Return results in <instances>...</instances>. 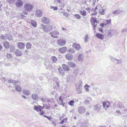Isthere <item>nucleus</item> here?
<instances>
[{
	"mask_svg": "<svg viewBox=\"0 0 127 127\" xmlns=\"http://www.w3.org/2000/svg\"><path fill=\"white\" fill-rule=\"evenodd\" d=\"M34 6L30 3H27L25 4L24 8L25 11H23V13L25 15L28 14V12H30L32 11L33 8Z\"/></svg>",
	"mask_w": 127,
	"mask_h": 127,
	"instance_id": "1",
	"label": "nucleus"
},
{
	"mask_svg": "<svg viewBox=\"0 0 127 127\" xmlns=\"http://www.w3.org/2000/svg\"><path fill=\"white\" fill-rule=\"evenodd\" d=\"M90 22L91 24L94 27L93 30H96L95 28L97 26V21L95 19V18L91 17L90 20Z\"/></svg>",
	"mask_w": 127,
	"mask_h": 127,
	"instance_id": "2",
	"label": "nucleus"
},
{
	"mask_svg": "<svg viewBox=\"0 0 127 127\" xmlns=\"http://www.w3.org/2000/svg\"><path fill=\"white\" fill-rule=\"evenodd\" d=\"M65 40L62 38H60L57 41V42L58 45L61 46H64L66 43Z\"/></svg>",
	"mask_w": 127,
	"mask_h": 127,
	"instance_id": "3",
	"label": "nucleus"
},
{
	"mask_svg": "<svg viewBox=\"0 0 127 127\" xmlns=\"http://www.w3.org/2000/svg\"><path fill=\"white\" fill-rule=\"evenodd\" d=\"M59 34V32L58 31L55 30L52 31L49 33V34L52 37L54 38H58Z\"/></svg>",
	"mask_w": 127,
	"mask_h": 127,
	"instance_id": "4",
	"label": "nucleus"
},
{
	"mask_svg": "<svg viewBox=\"0 0 127 127\" xmlns=\"http://www.w3.org/2000/svg\"><path fill=\"white\" fill-rule=\"evenodd\" d=\"M41 100L43 102H47L49 105L52 104V106H54V104L53 103V99H51L49 100L46 98L43 97L41 99Z\"/></svg>",
	"mask_w": 127,
	"mask_h": 127,
	"instance_id": "5",
	"label": "nucleus"
},
{
	"mask_svg": "<svg viewBox=\"0 0 127 127\" xmlns=\"http://www.w3.org/2000/svg\"><path fill=\"white\" fill-rule=\"evenodd\" d=\"M86 111L85 108L83 106H79L78 108V111L80 114H83Z\"/></svg>",
	"mask_w": 127,
	"mask_h": 127,
	"instance_id": "6",
	"label": "nucleus"
},
{
	"mask_svg": "<svg viewBox=\"0 0 127 127\" xmlns=\"http://www.w3.org/2000/svg\"><path fill=\"white\" fill-rule=\"evenodd\" d=\"M53 28L51 25H45V29H44V31L45 32H48L52 30Z\"/></svg>",
	"mask_w": 127,
	"mask_h": 127,
	"instance_id": "7",
	"label": "nucleus"
},
{
	"mask_svg": "<svg viewBox=\"0 0 127 127\" xmlns=\"http://www.w3.org/2000/svg\"><path fill=\"white\" fill-rule=\"evenodd\" d=\"M72 46L75 50H79L81 48V46L80 44L75 43H73Z\"/></svg>",
	"mask_w": 127,
	"mask_h": 127,
	"instance_id": "8",
	"label": "nucleus"
},
{
	"mask_svg": "<svg viewBox=\"0 0 127 127\" xmlns=\"http://www.w3.org/2000/svg\"><path fill=\"white\" fill-rule=\"evenodd\" d=\"M103 106L105 109L110 107L111 105V103L107 101H105L103 102Z\"/></svg>",
	"mask_w": 127,
	"mask_h": 127,
	"instance_id": "9",
	"label": "nucleus"
},
{
	"mask_svg": "<svg viewBox=\"0 0 127 127\" xmlns=\"http://www.w3.org/2000/svg\"><path fill=\"white\" fill-rule=\"evenodd\" d=\"M118 107L122 111V113L123 114H125L127 113V108H124V107L121 104V105H118Z\"/></svg>",
	"mask_w": 127,
	"mask_h": 127,
	"instance_id": "10",
	"label": "nucleus"
},
{
	"mask_svg": "<svg viewBox=\"0 0 127 127\" xmlns=\"http://www.w3.org/2000/svg\"><path fill=\"white\" fill-rule=\"evenodd\" d=\"M43 12L37 9L35 12V15L37 17H40L42 15Z\"/></svg>",
	"mask_w": 127,
	"mask_h": 127,
	"instance_id": "11",
	"label": "nucleus"
},
{
	"mask_svg": "<svg viewBox=\"0 0 127 127\" xmlns=\"http://www.w3.org/2000/svg\"><path fill=\"white\" fill-rule=\"evenodd\" d=\"M67 48L66 47H63L59 48L58 49L59 51L62 53H64L66 51Z\"/></svg>",
	"mask_w": 127,
	"mask_h": 127,
	"instance_id": "12",
	"label": "nucleus"
},
{
	"mask_svg": "<svg viewBox=\"0 0 127 127\" xmlns=\"http://www.w3.org/2000/svg\"><path fill=\"white\" fill-rule=\"evenodd\" d=\"M101 107V105L99 104H97L94 107V110L97 112H99L100 111Z\"/></svg>",
	"mask_w": 127,
	"mask_h": 127,
	"instance_id": "13",
	"label": "nucleus"
},
{
	"mask_svg": "<svg viewBox=\"0 0 127 127\" xmlns=\"http://www.w3.org/2000/svg\"><path fill=\"white\" fill-rule=\"evenodd\" d=\"M23 4V2L22 0H17L15 3L16 6L18 7L22 6Z\"/></svg>",
	"mask_w": 127,
	"mask_h": 127,
	"instance_id": "14",
	"label": "nucleus"
},
{
	"mask_svg": "<svg viewBox=\"0 0 127 127\" xmlns=\"http://www.w3.org/2000/svg\"><path fill=\"white\" fill-rule=\"evenodd\" d=\"M66 59L68 61H71L72 59L73 56L70 54H67L65 55Z\"/></svg>",
	"mask_w": 127,
	"mask_h": 127,
	"instance_id": "15",
	"label": "nucleus"
},
{
	"mask_svg": "<svg viewBox=\"0 0 127 127\" xmlns=\"http://www.w3.org/2000/svg\"><path fill=\"white\" fill-rule=\"evenodd\" d=\"M116 31L113 30H110L108 31V35L110 37H111L114 34Z\"/></svg>",
	"mask_w": 127,
	"mask_h": 127,
	"instance_id": "16",
	"label": "nucleus"
},
{
	"mask_svg": "<svg viewBox=\"0 0 127 127\" xmlns=\"http://www.w3.org/2000/svg\"><path fill=\"white\" fill-rule=\"evenodd\" d=\"M41 20L42 23L45 24H48L49 22V19L45 17L42 18Z\"/></svg>",
	"mask_w": 127,
	"mask_h": 127,
	"instance_id": "17",
	"label": "nucleus"
},
{
	"mask_svg": "<svg viewBox=\"0 0 127 127\" xmlns=\"http://www.w3.org/2000/svg\"><path fill=\"white\" fill-rule=\"evenodd\" d=\"M39 112H38L41 115H44V112L42 109H44L45 106L44 105L43 107L39 106Z\"/></svg>",
	"mask_w": 127,
	"mask_h": 127,
	"instance_id": "18",
	"label": "nucleus"
},
{
	"mask_svg": "<svg viewBox=\"0 0 127 127\" xmlns=\"http://www.w3.org/2000/svg\"><path fill=\"white\" fill-rule=\"evenodd\" d=\"M14 53L15 55L18 56H21L22 54V51L18 49H17L15 51Z\"/></svg>",
	"mask_w": 127,
	"mask_h": 127,
	"instance_id": "19",
	"label": "nucleus"
},
{
	"mask_svg": "<svg viewBox=\"0 0 127 127\" xmlns=\"http://www.w3.org/2000/svg\"><path fill=\"white\" fill-rule=\"evenodd\" d=\"M25 46V45L23 43L20 42L18 43V47L20 49H23Z\"/></svg>",
	"mask_w": 127,
	"mask_h": 127,
	"instance_id": "20",
	"label": "nucleus"
},
{
	"mask_svg": "<svg viewBox=\"0 0 127 127\" xmlns=\"http://www.w3.org/2000/svg\"><path fill=\"white\" fill-rule=\"evenodd\" d=\"M84 57L82 54H80L78 57L77 59L79 61L83 62L84 60Z\"/></svg>",
	"mask_w": 127,
	"mask_h": 127,
	"instance_id": "21",
	"label": "nucleus"
},
{
	"mask_svg": "<svg viewBox=\"0 0 127 127\" xmlns=\"http://www.w3.org/2000/svg\"><path fill=\"white\" fill-rule=\"evenodd\" d=\"M63 68L64 70L68 71L70 70V68L67 65L63 64L62 65Z\"/></svg>",
	"mask_w": 127,
	"mask_h": 127,
	"instance_id": "22",
	"label": "nucleus"
},
{
	"mask_svg": "<svg viewBox=\"0 0 127 127\" xmlns=\"http://www.w3.org/2000/svg\"><path fill=\"white\" fill-rule=\"evenodd\" d=\"M92 100V98L90 97H88L84 101V103L86 104H90V102Z\"/></svg>",
	"mask_w": 127,
	"mask_h": 127,
	"instance_id": "23",
	"label": "nucleus"
},
{
	"mask_svg": "<svg viewBox=\"0 0 127 127\" xmlns=\"http://www.w3.org/2000/svg\"><path fill=\"white\" fill-rule=\"evenodd\" d=\"M67 64L70 67L73 68L76 66L75 64L73 62H69L67 63Z\"/></svg>",
	"mask_w": 127,
	"mask_h": 127,
	"instance_id": "24",
	"label": "nucleus"
},
{
	"mask_svg": "<svg viewBox=\"0 0 127 127\" xmlns=\"http://www.w3.org/2000/svg\"><path fill=\"white\" fill-rule=\"evenodd\" d=\"M96 36L97 38L101 39H103L104 37V35H103L99 33H97Z\"/></svg>",
	"mask_w": 127,
	"mask_h": 127,
	"instance_id": "25",
	"label": "nucleus"
},
{
	"mask_svg": "<svg viewBox=\"0 0 127 127\" xmlns=\"http://www.w3.org/2000/svg\"><path fill=\"white\" fill-rule=\"evenodd\" d=\"M80 125L81 127H88V123L86 122H81Z\"/></svg>",
	"mask_w": 127,
	"mask_h": 127,
	"instance_id": "26",
	"label": "nucleus"
},
{
	"mask_svg": "<svg viewBox=\"0 0 127 127\" xmlns=\"http://www.w3.org/2000/svg\"><path fill=\"white\" fill-rule=\"evenodd\" d=\"M59 103L60 105H62L63 106H65V103L63 102V100L61 96H60L59 98Z\"/></svg>",
	"mask_w": 127,
	"mask_h": 127,
	"instance_id": "27",
	"label": "nucleus"
},
{
	"mask_svg": "<svg viewBox=\"0 0 127 127\" xmlns=\"http://www.w3.org/2000/svg\"><path fill=\"white\" fill-rule=\"evenodd\" d=\"M58 70L59 71V75L61 76H63L64 75V71L61 68H58Z\"/></svg>",
	"mask_w": 127,
	"mask_h": 127,
	"instance_id": "28",
	"label": "nucleus"
},
{
	"mask_svg": "<svg viewBox=\"0 0 127 127\" xmlns=\"http://www.w3.org/2000/svg\"><path fill=\"white\" fill-rule=\"evenodd\" d=\"M15 89L16 90L19 92H20L22 91V88L21 87L18 85L15 86Z\"/></svg>",
	"mask_w": 127,
	"mask_h": 127,
	"instance_id": "29",
	"label": "nucleus"
},
{
	"mask_svg": "<svg viewBox=\"0 0 127 127\" xmlns=\"http://www.w3.org/2000/svg\"><path fill=\"white\" fill-rule=\"evenodd\" d=\"M3 45L4 47L6 49H8L9 48V44L7 41L4 42Z\"/></svg>",
	"mask_w": 127,
	"mask_h": 127,
	"instance_id": "30",
	"label": "nucleus"
},
{
	"mask_svg": "<svg viewBox=\"0 0 127 127\" xmlns=\"http://www.w3.org/2000/svg\"><path fill=\"white\" fill-rule=\"evenodd\" d=\"M22 92L24 94L27 95H29L30 93V91L25 89L23 90Z\"/></svg>",
	"mask_w": 127,
	"mask_h": 127,
	"instance_id": "31",
	"label": "nucleus"
},
{
	"mask_svg": "<svg viewBox=\"0 0 127 127\" xmlns=\"http://www.w3.org/2000/svg\"><path fill=\"white\" fill-rule=\"evenodd\" d=\"M32 98L34 100H36L38 98L37 95L36 94H33L32 96Z\"/></svg>",
	"mask_w": 127,
	"mask_h": 127,
	"instance_id": "32",
	"label": "nucleus"
},
{
	"mask_svg": "<svg viewBox=\"0 0 127 127\" xmlns=\"http://www.w3.org/2000/svg\"><path fill=\"white\" fill-rule=\"evenodd\" d=\"M31 24L34 27H36L37 25V23L34 20H32L31 21Z\"/></svg>",
	"mask_w": 127,
	"mask_h": 127,
	"instance_id": "33",
	"label": "nucleus"
},
{
	"mask_svg": "<svg viewBox=\"0 0 127 127\" xmlns=\"http://www.w3.org/2000/svg\"><path fill=\"white\" fill-rule=\"evenodd\" d=\"M39 106H41L40 105H38V106H37L36 105H34L33 107V109L36 111L38 112H39Z\"/></svg>",
	"mask_w": 127,
	"mask_h": 127,
	"instance_id": "34",
	"label": "nucleus"
},
{
	"mask_svg": "<svg viewBox=\"0 0 127 127\" xmlns=\"http://www.w3.org/2000/svg\"><path fill=\"white\" fill-rule=\"evenodd\" d=\"M86 12L85 10L81 11L80 13L81 15L83 16H86Z\"/></svg>",
	"mask_w": 127,
	"mask_h": 127,
	"instance_id": "35",
	"label": "nucleus"
},
{
	"mask_svg": "<svg viewBox=\"0 0 127 127\" xmlns=\"http://www.w3.org/2000/svg\"><path fill=\"white\" fill-rule=\"evenodd\" d=\"M6 36H7V39L9 40H11L12 39V35L10 34H7Z\"/></svg>",
	"mask_w": 127,
	"mask_h": 127,
	"instance_id": "36",
	"label": "nucleus"
},
{
	"mask_svg": "<svg viewBox=\"0 0 127 127\" xmlns=\"http://www.w3.org/2000/svg\"><path fill=\"white\" fill-rule=\"evenodd\" d=\"M99 13L102 15H104L105 14L104 10L103 8H101L99 9Z\"/></svg>",
	"mask_w": 127,
	"mask_h": 127,
	"instance_id": "37",
	"label": "nucleus"
},
{
	"mask_svg": "<svg viewBox=\"0 0 127 127\" xmlns=\"http://www.w3.org/2000/svg\"><path fill=\"white\" fill-rule=\"evenodd\" d=\"M90 87V86L87 84H86L85 85L84 87L86 91L87 92H89V88Z\"/></svg>",
	"mask_w": 127,
	"mask_h": 127,
	"instance_id": "38",
	"label": "nucleus"
},
{
	"mask_svg": "<svg viewBox=\"0 0 127 127\" xmlns=\"http://www.w3.org/2000/svg\"><path fill=\"white\" fill-rule=\"evenodd\" d=\"M122 12V11L119 10H117L114 11L113 13L115 14H118Z\"/></svg>",
	"mask_w": 127,
	"mask_h": 127,
	"instance_id": "39",
	"label": "nucleus"
},
{
	"mask_svg": "<svg viewBox=\"0 0 127 127\" xmlns=\"http://www.w3.org/2000/svg\"><path fill=\"white\" fill-rule=\"evenodd\" d=\"M122 63V61L121 60H118L116 59L114 63L117 64H121Z\"/></svg>",
	"mask_w": 127,
	"mask_h": 127,
	"instance_id": "40",
	"label": "nucleus"
},
{
	"mask_svg": "<svg viewBox=\"0 0 127 127\" xmlns=\"http://www.w3.org/2000/svg\"><path fill=\"white\" fill-rule=\"evenodd\" d=\"M32 45L30 43H27L26 45V47L27 49H30L31 48Z\"/></svg>",
	"mask_w": 127,
	"mask_h": 127,
	"instance_id": "41",
	"label": "nucleus"
},
{
	"mask_svg": "<svg viewBox=\"0 0 127 127\" xmlns=\"http://www.w3.org/2000/svg\"><path fill=\"white\" fill-rule=\"evenodd\" d=\"M67 118H65L63 120H62L61 122H60V124H63L64 123H65L67 121Z\"/></svg>",
	"mask_w": 127,
	"mask_h": 127,
	"instance_id": "42",
	"label": "nucleus"
},
{
	"mask_svg": "<svg viewBox=\"0 0 127 127\" xmlns=\"http://www.w3.org/2000/svg\"><path fill=\"white\" fill-rule=\"evenodd\" d=\"M74 101L73 100H71L68 102V104L70 105L73 106L74 105Z\"/></svg>",
	"mask_w": 127,
	"mask_h": 127,
	"instance_id": "43",
	"label": "nucleus"
},
{
	"mask_svg": "<svg viewBox=\"0 0 127 127\" xmlns=\"http://www.w3.org/2000/svg\"><path fill=\"white\" fill-rule=\"evenodd\" d=\"M76 91L78 94L81 93L82 92L81 90V89H80L79 87H78L76 86Z\"/></svg>",
	"mask_w": 127,
	"mask_h": 127,
	"instance_id": "44",
	"label": "nucleus"
},
{
	"mask_svg": "<svg viewBox=\"0 0 127 127\" xmlns=\"http://www.w3.org/2000/svg\"><path fill=\"white\" fill-rule=\"evenodd\" d=\"M50 8L51 9H53V10L55 11L57 10L58 9V7L56 6H50Z\"/></svg>",
	"mask_w": 127,
	"mask_h": 127,
	"instance_id": "45",
	"label": "nucleus"
},
{
	"mask_svg": "<svg viewBox=\"0 0 127 127\" xmlns=\"http://www.w3.org/2000/svg\"><path fill=\"white\" fill-rule=\"evenodd\" d=\"M8 82L10 83H13L14 84H17L18 82H15L13 80L11 79H9L8 80Z\"/></svg>",
	"mask_w": 127,
	"mask_h": 127,
	"instance_id": "46",
	"label": "nucleus"
},
{
	"mask_svg": "<svg viewBox=\"0 0 127 127\" xmlns=\"http://www.w3.org/2000/svg\"><path fill=\"white\" fill-rule=\"evenodd\" d=\"M6 35L7 34H6L5 36H4L3 35H1L0 36V38L2 39L6 40L7 39V36H6Z\"/></svg>",
	"mask_w": 127,
	"mask_h": 127,
	"instance_id": "47",
	"label": "nucleus"
},
{
	"mask_svg": "<svg viewBox=\"0 0 127 127\" xmlns=\"http://www.w3.org/2000/svg\"><path fill=\"white\" fill-rule=\"evenodd\" d=\"M68 51L71 53H74L75 52V51L73 48H70L68 49Z\"/></svg>",
	"mask_w": 127,
	"mask_h": 127,
	"instance_id": "48",
	"label": "nucleus"
},
{
	"mask_svg": "<svg viewBox=\"0 0 127 127\" xmlns=\"http://www.w3.org/2000/svg\"><path fill=\"white\" fill-rule=\"evenodd\" d=\"M45 25L43 24H41L39 26V28L41 29H43L44 31V29H45Z\"/></svg>",
	"mask_w": 127,
	"mask_h": 127,
	"instance_id": "49",
	"label": "nucleus"
},
{
	"mask_svg": "<svg viewBox=\"0 0 127 127\" xmlns=\"http://www.w3.org/2000/svg\"><path fill=\"white\" fill-rule=\"evenodd\" d=\"M107 25H109L111 23V19H109L108 20L106 21Z\"/></svg>",
	"mask_w": 127,
	"mask_h": 127,
	"instance_id": "50",
	"label": "nucleus"
},
{
	"mask_svg": "<svg viewBox=\"0 0 127 127\" xmlns=\"http://www.w3.org/2000/svg\"><path fill=\"white\" fill-rule=\"evenodd\" d=\"M84 41L85 42H86L88 39H89V36L88 35H85L84 38Z\"/></svg>",
	"mask_w": 127,
	"mask_h": 127,
	"instance_id": "51",
	"label": "nucleus"
},
{
	"mask_svg": "<svg viewBox=\"0 0 127 127\" xmlns=\"http://www.w3.org/2000/svg\"><path fill=\"white\" fill-rule=\"evenodd\" d=\"M109 57L110 58V60L113 62H114L115 61H116V59L115 58L113 57L112 56H109Z\"/></svg>",
	"mask_w": 127,
	"mask_h": 127,
	"instance_id": "52",
	"label": "nucleus"
},
{
	"mask_svg": "<svg viewBox=\"0 0 127 127\" xmlns=\"http://www.w3.org/2000/svg\"><path fill=\"white\" fill-rule=\"evenodd\" d=\"M52 60L54 62H55L57 60V58L55 56H53L52 57Z\"/></svg>",
	"mask_w": 127,
	"mask_h": 127,
	"instance_id": "53",
	"label": "nucleus"
},
{
	"mask_svg": "<svg viewBox=\"0 0 127 127\" xmlns=\"http://www.w3.org/2000/svg\"><path fill=\"white\" fill-rule=\"evenodd\" d=\"M78 19H80L81 18V16L79 14H76L74 15Z\"/></svg>",
	"mask_w": 127,
	"mask_h": 127,
	"instance_id": "54",
	"label": "nucleus"
},
{
	"mask_svg": "<svg viewBox=\"0 0 127 127\" xmlns=\"http://www.w3.org/2000/svg\"><path fill=\"white\" fill-rule=\"evenodd\" d=\"M6 57L8 59H11L12 58V55L10 54L7 53L6 54Z\"/></svg>",
	"mask_w": 127,
	"mask_h": 127,
	"instance_id": "55",
	"label": "nucleus"
},
{
	"mask_svg": "<svg viewBox=\"0 0 127 127\" xmlns=\"http://www.w3.org/2000/svg\"><path fill=\"white\" fill-rule=\"evenodd\" d=\"M7 1L8 3L12 4L15 2V0H7Z\"/></svg>",
	"mask_w": 127,
	"mask_h": 127,
	"instance_id": "56",
	"label": "nucleus"
},
{
	"mask_svg": "<svg viewBox=\"0 0 127 127\" xmlns=\"http://www.w3.org/2000/svg\"><path fill=\"white\" fill-rule=\"evenodd\" d=\"M15 50L14 46H13L10 48V51L12 52L14 51Z\"/></svg>",
	"mask_w": 127,
	"mask_h": 127,
	"instance_id": "57",
	"label": "nucleus"
},
{
	"mask_svg": "<svg viewBox=\"0 0 127 127\" xmlns=\"http://www.w3.org/2000/svg\"><path fill=\"white\" fill-rule=\"evenodd\" d=\"M116 112L117 114L118 115H120L122 114V112L120 110H117Z\"/></svg>",
	"mask_w": 127,
	"mask_h": 127,
	"instance_id": "58",
	"label": "nucleus"
},
{
	"mask_svg": "<svg viewBox=\"0 0 127 127\" xmlns=\"http://www.w3.org/2000/svg\"><path fill=\"white\" fill-rule=\"evenodd\" d=\"M82 82L81 81H80L79 82V87H82Z\"/></svg>",
	"mask_w": 127,
	"mask_h": 127,
	"instance_id": "59",
	"label": "nucleus"
},
{
	"mask_svg": "<svg viewBox=\"0 0 127 127\" xmlns=\"http://www.w3.org/2000/svg\"><path fill=\"white\" fill-rule=\"evenodd\" d=\"M100 26L102 27H103L106 26V24L104 23H101L100 25Z\"/></svg>",
	"mask_w": 127,
	"mask_h": 127,
	"instance_id": "60",
	"label": "nucleus"
},
{
	"mask_svg": "<svg viewBox=\"0 0 127 127\" xmlns=\"http://www.w3.org/2000/svg\"><path fill=\"white\" fill-rule=\"evenodd\" d=\"M63 14L65 17H68V13L66 12H63Z\"/></svg>",
	"mask_w": 127,
	"mask_h": 127,
	"instance_id": "61",
	"label": "nucleus"
},
{
	"mask_svg": "<svg viewBox=\"0 0 127 127\" xmlns=\"http://www.w3.org/2000/svg\"><path fill=\"white\" fill-rule=\"evenodd\" d=\"M65 5V4H64V2L63 3V2H61V4L60 5V6L61 7H64V6Z\"/></svg>",
	"mask_w": 127,
	"mask_h": 127,
	"instance_id": "62",
	"label": "nucleus"
},
{
	"mask_svg": "<svg viewBox=\"0 0 127 127\" xmlns=\"http://www.w3.org/2000/svg\"><path fill=\"white\" fill-rule=\"evenodd\" d=\"M97 14V12L96 11H95L94 13H92L91 14V15L92 16L93 15H96Z\"/></svg>",
	"mask_w": 127,
	"mask_h": 127,
	"instance_id": "63",
	"label": "nucleus"
},
{
	"mask_svg": "<svg viewBox=\"0 0 127 127\" xmlns=\"http://www.w3.org/2000/svg\"><path fill=\"white\" fill-rule=\"evenodd\" d=\"M86 10H87V11L89 12H90V13L91 12V10L90 8H88L86 9Z\"/></svg>",
	"mask_w": 127,
	"mask_h": 127,
	"instance_id": "64",
	"label": "nucleus"
}]
</instances>
